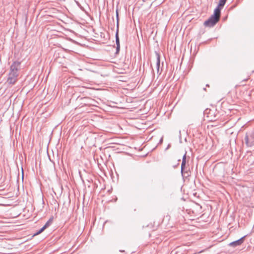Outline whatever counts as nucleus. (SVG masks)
<instances>
[{"label": "nucleus", "mask_w": 254, "mask_h": 254, "mask_svg": "<svg viewBox=\"0 0 254 254\" xmlns=\"http://www.w3.org/2000/svg\"><path fill=\"white\" fill-rule=\"evenodd\" d=\"M46 229V227H43L42 228L40 229L38 232H37L35 235H39L40 233H41L45 229Z\"/></svg>", "instance_id": "10"}, {"label": "nucleus", "mask_w": 254, "mask_h": 254, "mask_svg": "<svg viewBox=\"0 0 254 254\" xmlns=\"http://www.w3.org/2000/svg\"><path fill=\"white\" fill-rule=\"evenodd\" d=\"M116 53L118 54L120 51V39L119 37V27L118 25H117V31L116 33Z\"/></svg>", "instance_id": "5"}, {"label": "nucleus", "mask_w": 254, "mask_h": 254, "mask_svg": "<svg viewBox=\"0 0 254 254\" xmlns=\"http://www.w3.org/2000/svg\"><path fill=\"white\" fill-rule=\"evenodd\" d=\"M221 8V7L217 6L214 9V14L212 15L217 17V18H218V19H219Z\"/></svg>", "instance_id": "6"}, {"label": "nucleus", "mask_w": 254, "mask_h": 254, "mask_svg": "<svg viewBox=\"0 0 254 254\" xmlns=\"http://www.w3.org/2000/svg\"><path fill=\"white\" fill-rule=\"evenodd\" d=\"M20 63L19 62H14L11 65L10 72L7 80V82L9 84H14L18 76V70L20 67Z\"/></svg>", "instance_id": "1"}, {"label": "nucleus", "mask_w": 254, "mask_h": 254, "mask_svg": "<svg viewBox=\"0 0 254 254\" xmlns=\"http://www.w3.org/2000/svg\"><path fill=\"white\" fill-rule=\"evenodd\" d=\"M157 60H156V68L157 70V72L158 73L159 72V68L160 65V56L159 54H157Z\"/></svg>", "instance_id": "8"}, {"label": "nucleus", "mask_w": 254, "mask_h": 254, "mask_svg": "<svg viewBox=\"0 0 254 254\" xmlns=\"http://www.w3.org/2000/svg\"><path fill=\"white\" fill-rule=\"evenodd\" d=\"M218 18L215 16L211 15V16L204 23V25L206 27H213L219 21Z\"/></svg>", "instance_id": "2"}, {"label": "nucleus", "mask_w": 254, "mask_h": 254, "mask_svg": "<svg viewBox=\"0 0 254 254\" xmlns=\"http://www.w3.org/2000/svg\"><path fill=\"white\" fill-rule=\"evenodd\" d=\"M227 0H219V4L218 6L222 8L225 5Z\"/></svg>", "instance_id": "9"}, {"label": "nucleus", "mask_w": 254, "mask_h": 254, "mask_svg": "<svg viewBox=\"0 0 254 254\" xmlns=\"http://www.w3.org/2000/svg\"><path fill=\"white\" fill-rule=\"evenodd\" d=\"M246 144L248 147H251L254 145V133H252L249 136L246 135L245 137Z\"/></svg>", "instance_id": "3"}, {"label": "nucleus", "mask_w": 254, "mask_h": 254, "mask_svg": "<svg viewBox=\"0 0 254 254\" xmlns=\"http://www.w3.org/2000/svg\"><path fill=\"white\" fill-rule=\"evenodd\" d=\"M50 225V220L48 221L43 227H46V228H47Z\"/></svg>", "instance_id": "11"}, {"label": "nucleus", "mask_w": 254, "mask_h": 254, "mask_svg": "<svg viewBox=\"0 0 254 254\" xmlns=\"http://www.w3.org/2000/svg\"><path fill=\"white\" fill-rule=\"evenodd\" d=\"M120 251L121 252H124V251H122V250H120Z\"/></svg>", "instance_id": "12"}, {"label": "nucleus", "mask_w": 254, "mask_h": 254, "mask_svg": "<svg viewBox=\"0 0 254 254\" xmlns=\"http://www.w3.org/2000/svg\"><path fill=\"white\" fill-rule=\"evenodd\" d=\"M186 153H185L182 159V162L181 164V172L183 173L184 170L185 169V168L186 167Z\"/></svg>", "instance_id": "7"}, {"label": "nucleus", "mask_w": 254, "mask_h": 254, "mask_svg": "<svg viewBox=\"0 0 254 254\" xmlns=\"http://www.w3.org/2000/svg\"><path fill=\"white\" fill-rule=\"evenodd\" d=\"M245 237L246 236H244L237 241L232 242L230 243L229 245L232 247H236L237 246H240L244 243V239Z\"/></svg>", "instance_id": "4"}]
</instances>
